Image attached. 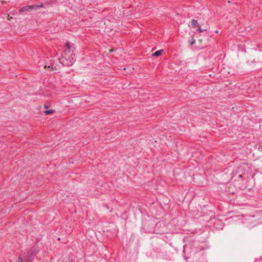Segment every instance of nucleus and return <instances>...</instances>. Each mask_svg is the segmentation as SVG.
<instances>
[{
    "label": "nucleus",
    "mask_w": 262,
    "mask_h": 262,
    "mask_svg": "<svg viewBox=\"0 0 262 262\" xmlns=\"http://www.w3.org/2000/svg\"><path fill=\"white\" fill-rule=\"evenodd\" d=\"M195 42V40L194 39L192 42H191V45H193V43H194Z\"/></svg>",
    "instance_id": "obj_11"
},
{
    "label": "nucleus",
    "mask_w": 262,
    "mask_h": 262,
    "mask_svg": "<svg viewBox=\"0 0 262 262\" xmlns=\"http://www.w3.org/2000/svg\"><path fill=\"white\" fill-rule=\"evenodd\" d=\"M208 26L207 21H205L204 23H203L202 26H201L200 24H198V31L199 32H202L206 31L208 28Z\"/></svg>",
    "instance_id": "obj_3"
},
{
    "label": "nucleus",
    "mask_w": 262,
    "mask_h": 262,
    "mask_svg": "<svg viewBox=\"0 0 262 262\" xmlns=\"http://www.w3.org/2000/svg\"><path fill=\"white\" fill-rule=\"evenodd\" d=\"M44 68H47V66H46H46H45Z\"/></svg>",
    "instance_id": "obj_13"
},
{
    "label": "nucleus",
    "mask_w": 262,
    "mask_h": 262,
    "mask_svg": "<svg viewBox=\"0 0 262 262\" xmlns=\"http://www.w3.org/2000/svg\"><path fill=\"white\" fill-rule=\"evenodd\" d=\"M198 24H199L197 20H194V19H192L191 20V26L194 27H195L196 26L198 27Z\"/></svg>",
    "instance_id": "obj_6"
},
{
    "label": "nucleus",
    "mask_w": 262,
    "mask_h": 262,
    "mask_svg": "<svg viewBox=\"0 0 262 262\" xmlns=\"http://www.w3.org/2000/svg\"><path fill=\"white\" fill-rule=\"evenodd\" d=\"M215 33H219L218 31H215Z\"/></svg>",
    "instance_id": "obj_12"
},
{
    "label": "nucleus",
    "mask_w": 262,
    "mask_h": 262,
    "mask_svg": "<svg viewBox=\"0 0 262 262\" xmlns=\"http://www.w3.org/2000/svg\"><path fill=\"white\" fill-rule=\"evenodd\" d=\"M88 232L94 233V231L93 230H89Z\"/></svg>",
    "instance_id": "obj_10"
},
{
    "label": "nucleus",
    "mask_w": 262,
    "mask_h": 262,
    "mask_svg": "<svg viewBox=\"0 0 262 262\" xmlns=\"http://www.w3.org/2000/svg\"><path fill=\"white\" fill-rule=\"evenodd\" d=\"M53 112V111L52 110H49L45 111V114L46 115H49V114H52Z\"/></svg>",
    "instance_id": "obj_7"
},
{
    "label": "nucleus",
    "mask_w": 262,
    "mask_h": 262,
    "mask_svg": "<svg viewBox=\"0 0 262 262\" xmlns=\"http://www.w3.org/2000/svg\"><path fill=\"white\" fill-rule=\"evenodd\" d=\"M42 6V5H31V6H26L22 7L20 9V12H31L32 10L37 9L40 7Z\"/></svg>",
    "instance_id": "obj_2"
},
{
    "label": "nucleus",
    "mask_w": 262,
    "mask_h": 262,
    "mask_svg": "<svg viewBox=\"0 0 262 262\" xmlns=\"http://www.w3.org/2000/svg\"><path fill=\"white\" fill-rule=\"evenodd\" d=\"M60 62L65 66H72L75 61V55H62V57L59 59Z\"/></svg>",
    "instance_id": "obj_1"
},
{
    "label": "nucleus",
    "mask_w": 262,
    "mask_h": 262,
    "mask_svg": "<svg viewBox=\"0 0 262 262\" xmlns=\"http://www.w3.org/2000/svg\"><path fill=\"white\" fill-rule=\"evenodd\" d=\"M247 176V174H246L245 173L243 174H238V178H244V179H245Z\"/></svg>",
    "instance_id": "obj_8"
},
{
    "label": "nucleus",
    "mask_w": 262,
    "mask_h": 262,
    "mask_svg": "<svg viewBox=\"0 0 262 262\" xmlns=\"http://www.w3.org/2000/svg\"><path fill=\"white\" fill-rule=\"evenodd\" d=\"M70 54H73L71 53V49L70 45L69 43L66 44V49L64 50L62 55H66L70 56Z\"/></svg>",
    "instance_id": "obj_4"
},
{
    "label": "nucleus",
    "mask_w": 262,
    "mask_h": 262,
    "mask_svg": "<svg viewBox=\"0 0 262 262\" xmlns=\"http://www.w3.org/2000/svg\"><path fill=\"white\" fill-rule=\"evenodd\" d=\"M163 50H158L152 54V56H159L163 53Z\"/></svg>",
    "instance_id": "obj_5"
},
{
    "label": "nucleus",
    "mask_w": 262,
    "mask_h": 262,
    "mask_svg": "<svg viewBox=\"0 0 262 262\" xmlns=\"http://www.w3.org/2000/svg\"><path fill=\"white\" fill-rule=\"evenodd\" d=\"M110 52H112L113 51V50H110Z\"/></svg>",
    "instance_id": "obj_14"
},
{
    "label": "nucleus",
    "mask_w": 262,
    "mask_h": 262,
    "mask_svg": "<svg viewBox=\"0 0 262 262\" xmlns=\"http://www.w3.org/2000/svg\"><path fill=\"white\" fill-rule=\"evenodd\" d=\"M49 68H51L52 70H56L55 68H54L53 66H48Z\"/></svg>",
    "instance_id": "obj_9"
}]
</instances>
